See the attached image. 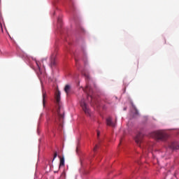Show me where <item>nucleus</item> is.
<instances>
[{
    "label": "nucleus",
    "instance_id": "5",
    "mask_svg": "<svg viewBox=\"0 0 179 179\" xmlns=\"http://www.w3.org/2000/svg\"><path fill=\"white\" fill-rule=\"evenodd\" d=\"M169 147L170 149H172V150H177L179 149V143L178 142H171L169 144Z\"/></svg>",
    "mask_w": 179,
    "mask_h": 179
},
{
    "label": "nucleus",
    "instance_id": "6",
    "mask_svg": "<svg viewBox=\"0 0 179 179\" xmlns=\"http://www.w3.org/2000/svg\"><path fill=\"white\" fill-rule=\"evenodd\" d=\"M55 57H57V55L55 53L52 54L50 56V66L52 68V66H55L57 65V62L55 61Z\"/></svg>",
    "mask_w": 179,
    "mask_h": 179
},
{
    "label": "nucleus",
    "instance_id": "23",
    "mask_svg": "<svg viewBox=\"0 0 179 179\" xmlns=\"http://www.w3.org/2000/svg\"><path fill=\"white\" fill-rule=\"evenodd\" d=\"M0 3H1V0H0Z\"/></svg>",
    "mask_w": 179,
    "mask_h": 179
},
{
    "label": "nucleus",
    "instance_id": "7",
    "mask_svg": "<svg viewBox=\"0 0 179 179\" xmlns=\"http://www.w3.org/2000/svg\"><path fill=\"white\" fill-rule=\"evenodd\" d=\"M106 124L108 127H113V128L115 127V125H117L116 123H114V122H113V119L111 118V117H109L106 119Z\"/></svg>",
    "mask_w": 179,
    "mask_h": 179
},
{
    "label": "nucleus",
    "instance_id": "8",
    "mask_svg": "<svg viewBox=\"0 0 179 179\" xmlns=\"http://www.w3.org/2000/svg\"><path fill=\"white\" fill-rule=\"evenodd\" d=\"M55 100L57 106H59V103L61 102V92L59 91L55 94Z\"/></svg>",
    "mask_w": 179,
    "mask_h": 179
},
{
    "label": "nucleus",
    "instance_id": "11",
    "mask_svg": "<svg viewBox=\"0 0 179 179\" xmlns=\"http://www.w3.org/2000/svg\"><path fill=\"white\" fill-rule=\"evenodd\" d=\"M36 65L38 68V71L40 72V73H41V62L36 61Z\"/></svg>",
    "mask_w": 179,
    "mask_h": 179
},
{
    "label": "nucleus",
    "instance_id": "4",
    "mask_svg": "<svg viewBox=\"0 0 179 179\" xmlns=\"http://www.w3.org/2000/svg\"><path fill=\"white\" fill-rule=\"evenodd\" d=\"M85 92H87V94L88 96V99H91V101H93V96H92V93H93V90H92V87H90L89 85H86V87L85 89Z\"/></svg>",
    "mask_w": 179,
    "mask_h": 179
},
{
    "label": "nucleus",
    "instance_id": "14",
    "mask_svg": "<svg viewBox=\"0 0 179 179\" xmlns=\"http://www.w3.org/2000/svg\"><path fill=\"white\" fill-rule=\"evenodd\" d=\"M57 156H58V153L57 152H55L52 162H54V160L57 159Z\"/></svg>",
    "mask_w": 179,
    "mask_h": 179
},
{
    "label": "nucleus",
    "instance_id": "21",
    "mask_svg": "<svg viewBox=\"0 0 179 179\" xmlns=\"http://www.w3.org/2000/svg\"><path fill=\"white\" fill-rule=\"evenodd\" d=\"M78 148L77 147V148H76V152H77V153H78Z\"/></svg>",
    "mask_w": 179,
    "mask_h": 179
},
{
    "label": "nucleus",
    "instance_id": "9",
    "mask_svg": "<svg viewBox=\"0 0 179 179\" xmlns=\"http://www.w3.org/2000/svg\"><path fill=\"white\" fill-rule=\"evenodd\" d=\"M64 92L66 94V96H69V93H71V85H66L64 87Z\"/></svg>",
    "mask_w": 179,
    "mask_h": 179
},
{
    "label": "nucleus",
    "instance_id": "12",
    "mask_svg": "<svg viewBox=\"0 0 179 179\" xmlns=\"http://www.w3.org/2000/svg\"><path fill=\"white\" fill-rule=\"evenodd\" d=\"M45 97H47V94L45 93H43V107H45Z\"/></svg>",
    "mask_w": 179,
    "mask_h": 179
},
{
    "label": "nucleus",
    "instance_id": "17",
    "mask_svg": "<svg viewBox=\"0 0 179 179\" xmlns=\"http://www.w3.org/2000/svg\"><path fill=\"white\" fill-rule=\"evenodd\" d=\"M99 149V145H96L95 147L94 148V152H96Z\"/></svg>",
    "mask_w": 179,
    "mask_h": 179
},
{
    "label": "nucleus",
    "instance_id": "13",
    "mask_svg": "<svg viewBox=\"0 0 179 179\" xmlns=\"http://www.w3.org/2000/svg\"><path fill=\"white\" fill-rule=\"evenodd\" d=\"M59 121H62L64 120V115L59 113V109L57 110Z\"/></svg>",
    "mask_w": 179,
    "mask_h": 179
},
{
    "label": "nucleus",
    "instance_id": "19",
    "mask_svg": "<svg viewBox=\"0 0 179 179\" xmlns=\"http://www.w3.org/2000/svg\"><path fill=\"white\" fill-rule=\"evenodd\" d=\"M99 136H100V132L98 131H97V138H99Z\"/></svg>",
    "mask_w": 179,
    "mask_h": 179
},
{
    "label": "nucleus",
    "instance_id": "15",
    "mask_svg": "<svg viewBox=\"0 0 179 179\" xmlns=\"http://www.w3.org/2000/svg\"><path fill=\"white\" fill-rule=\"evenodd\" d=\"M3 19H2V15H1L0 14V27H2V22H3Z\"/></svg>",
    "mask_w": 179,
    "mask_h": 179
},
{
    "label": "nucleus",
    "instance_id": "20",
    "mask_svg": "<svg viewBox=\"0 0 179 179\" xmlns=\"http://www.w3.org/2000/svg\"><path fill=\"white\" fill-rule=\"evenodd\" d=\"M44 61H47V59H42V64L44 62Z\"/></svg>",
    "mask_w": 179,
    "mask_h": 179
},
{
    "label": "nucleus",
    "instance_id": "1",
    "mask_svg": "<svg viewBox=\"0 0 179 179\" xmlns=\"http://www.w3.org/2000/svg\"><path fill=\"white\" fill-rule=\"evenodd\" d=\"M152 136L160 141H166V139L169 138V135L162 131H154L152 133Z\"/></svg>",
    "mask_w": 179,
    "mask_h": 179
},
{
    "label": "nucleus",
    "instance_id": "2",
    "mask_svg": "<svg viewBox=\"0 0 179 179\" xmlns=\"http://www.w3.org/2000/svg\"><path fill=\"white\" fill-rule=\"evenodd\" d=\"M143 134H142V133L137 134L135 138H134L136 143L140 148H142V145H141L143 142Z\"/></svg>",
    "mask_w": 179,
    "mask_h": 179
},
{
    "label": "nucleus",
    "instance_id": "10",
    "mask_svg": "<svg viewBox=\"0 0 179 179\" xmlns=\"http://www.w3.org/2000/svg\"><path fill=\"white\" fill-rule=\"evenodd\" d=\"M60 158L59 168L64 167L65 166V158L64 157H61V156H58Z\"/></svg>",
    "mask_w": 179,
    "mask_h": 179
},
{
    "label": "nucleus",
    "instance_id": "3",
    "mask_svg": "<svg viewBox=\"0 0 179 179\" xmlns=\"http://www.w3.org/2000/svg\"><path fill=\"white\" fill-rule=\"evenodd\" d=\"M80 106L86 115H90V110L87 107V104H86V102H85V99H83L80 101Z\"/></svg>",
    "mask_w": 179,
    "mask_h": 179
},
{
    "label": "nucleus",
    "instance_id": "16",
    "mask_svg": "<svg viewBox=\"0 0 179 179\" xmlns=\"http://www.w3.org/2000/svg\"><path fill=\"white\" fill-rule=\"evenodd\" d=\"M57 23H59V24H60V26H61V24H62V19H61V18H58L57 19Z\"/></svg>",
    "mask_w": 179,
    "mask_h": 179
},
{
    "label": "nucleus",
    "instance_id": "18",
    "mask_svg": "<svg viewBox=\"0 0 179 179\" xmlns=\"http://www.w3.org/2000/svg\"><path fill=\"white\" fill-rule=\"evenodd\" d=\"M83 75L85 76L87 79H89V76L86 75L83 71L82 72Z\"/></svg>",
    "mask_w": 179,
    "mask_h": 179
},
{
    "label": "nucleus",
    "instance_id": "22",
    "mask_svg": "<svg viewBox=\"0 0 179 179\" xmlns=\"http://www.w3.org/2000/svg\"><path fill=\"white\" fill-rule=\"evenodd\" d=\"M136 113H138V110L136 109Z\"/></svg>",
    "mask_w": 179,
    "mask_h": 179
}]
</instances>
